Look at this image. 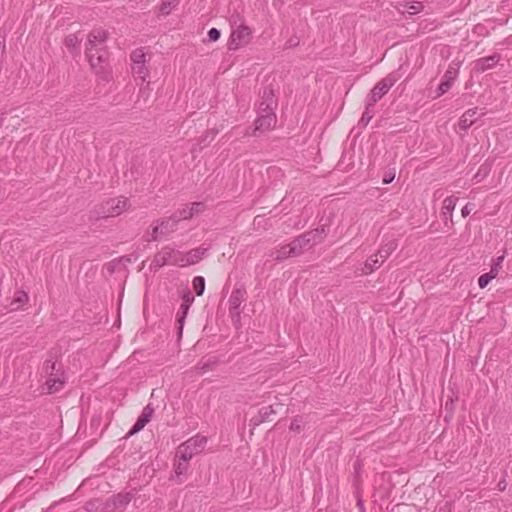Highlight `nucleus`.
I'll return each mask as SVG.
<instances>
[{
	"mask_svg": "<svg viewBox=\"0 0 512 512\" xmlns=\"http://www.w3.org/2000/svg\"><path fill=\"white\" fill-rule=\"evenodd\" d=\"M277 101L272 88L265 87L260 94V102L257 109V118L254 128H248L246 135L258 136L272 130L277 122L275 109Z\"/></svg>",
	"mask_w": 512,
	"mask_h": 512,
	"instance_id": "f257e3e1",
	"label": "nucleus"
},
{
	"mask_svg": "<svg viewBox=\"0 0 512 512\" xmlns=\"http://www.w3.org/2000/svg\"><path fill=\"white\" fill-rule=\"evenodd\" d=\"M326 235L324 226L317 228L295 238L290 244L293 256L301 255L305 250L310 249L313 245L320 243Z\"/></svg>",
	"mask_w": 512,
	"mask_h": 512,
	"instance_id": "f03ea898",
	"label": "nucleus"
},
{
	"mask_svg": "<svg viewBox=\"0 0 512 512\" xmlns=\"http://www.w3.org/2000/svg\"><path fill=\"white\" fill-rule=\"evenodd\" d=\"M152 265L158 268L165 265L183 267V251L171 246H165L155 254Z\"/></svg>",
	"mask_w": 512,
	"mask_h": 512,
	"instance_id": "7ed1b4c3",
	"label": "nucleus"
},
{
	"mask_svg": "<svg viewBox=\"0 0 512 512\" xmlns=\"http://www.w3.org/2000/svg\"><path fill=\"white\" fill-rule=\"evenodd\" d=\"M131 59V72L135 81L145 82L149 77L150 71L146 65V53L144 48H137L132 51L130 55Z\"/></svg>",
	"mask_w": 512,
	"mask_h": 512,
	"instance_id": "20e7f679",
	"label": "nucleus"
},
{
	"mask_svg": "<svg viewBox=\"0 0 512 512\" xmlns=\"http://www.w3.org/2000/svg\"><path fill=\"white\" fill-rule=\"evenodd\" d=\"M400 79V74L397 71L389 73L386 77L381 79L371 90L366 100L369 101L370 106L375 104L390 90L392 86Z\"/></svg>",
	"mask_w": 512,
	"mask_h": 512,
	"instance_id": "39448f33",
	"label": "nucleus"
},
{
	"mask_svg": "<svg viewBox=\"0 0 512 512\" xmlns=\"http://www.w3.org/2000/svg\"><path fill=\"white\" fill-rule=\"evenodd\" d=\"M129 201L125 197L111 198L101 204L96 212L98 218L115 217L129 208Z\"/></svg>",
	"mask_w": 512,
	"mask_h": 512,
	"instance_id": "423d86ee",
	"label": "nucleus"
},
{
	"mask_svg": "<svg viewBox=\"0 0 512 512\" xmlns=\"http://www.w3.org/2000/svg\"><path fill=\"white\" fill-rule=\"evenodd\" d=\"M207 443L205 436L196 435L180 444L176 450V456L191 460L194 455L201 453Z\"/></svg>",
	"mask_w": 512,
	"mask_h": 512,
	"instance_id": "0eeeda50",
	"label": "nucleus"
},
{
	"mask_svg": "<svg viewBox=\"0 0 512 512\" xmlns=\"http://www.w3.org/2000/svg\"><path fill=\"white\" fill-rule=\"evenodd\" d=\"M252 38V30L247 25L239 26L231 29V34L228 40V49L237 50L240 47L249 44Z\"/></svg>",
	"mask_w": 512,
	"mask_h": 512,
	"instance_id": "6e6552de",
	"label": "nucleus"
},
{
	"mask_svg": "<svg viewBox=\"0 0 512 512\" xmlns=\"http://www.w3.org/2000/svg\"><path fill=\"white\" fill-rule=\"evenodd\" d=\"M86 57L93 69L96 72H103L108 60L107 51L103 47L93 49V47H86Z\"/></svg>",
	"mask_w": 512,
	"mask_h": 512,
	"instance_id": "1a4fd4ad",
	"label": "nucleus"
},
{
	"mask_svg": "<svg viewBox=\"0 0 512 512\" xmlns=\"http://www.w3.org/2000/svg\"><path fill=\"white\" fill-rule=\"evenodd\" d=\"M177 224L178 223L175 221L173 216L162 219L161 221L157 222V224L153 227L151 239L156 241L160 236L168 235L174 232L177 228Z\"/></svg>",
	"mask_w": 512,
	"mask_h": 512,
	"instance_id": "9d476101",
	"label": "nucleus"
},
{
	"mask_svg": "<svg viewBox=\"0 0 512 512\" xmlns=\"http://www.w3.org/2000/svg\"><path fill=\"white\" fill-rule=\"evenodd\" d=\"M56 363L46 361L45 362V369L48 372L51 370L50 376L46 381L47 389L49 393H55L59 391L64 384V380L61 378L62 375L53 374L52 371L55 370Z\"/></svg>",
	"mask_w": 512,
	"mask_h": 512,
	"instance_id": "9b49d317",
	"label": "nucleus"
},
{
	"mask_svg": "<svg viewBox=\"0 0 512 512\" xmlns=\"http://www.w3.org/2000/svg\"><path fill=\"white\" fill-rule=\"evenodd\" d=\"M154 413V408L151 404L146 405L140 416L137 418L135 424L130 429L128 435H133L141 431L151 420Z\"/></svg>",
	"mask_w": 512,
	"mask_h": 512,
	"instance_id": "f8f14e48",
	"label": "nucleus"
},
{
	"mask_svg": "<svg viewBox=\"0 0 512 512\" xmlns=\"http://www.w3.org/2000/svg\"><path fill=\"white\" fill-rule=\"evenodd\" d=\"M245 290L243 289H235L232 291L229 297V312L232 317L239 316L240 311L239 308L242 302L245 300Z\"/></svg>",
	"mask_w": 512,
	"mask_h": 512,
	"instance_id": "ddd939ff",
	"label": "nucleus"
},
{
	"mask_svg": "<svg viewBox=\"0 0 512 512\" xmlns=\"http://www.w3.org/2000/svg\"><path fill=\"white\" fill-rule=\"evenodd\" d=\"M132 500L131 493H119L117 495L112 496L107 500L105 504V509L110 511L112 509L124 508L127 506Z\"/></svg>",
	"mask_w": 512,
	"mask_h": 512,
	"instance_id": "4468645a",
	"label": "nucleus"
},
{
	"mask_svg": "<svg viewBox=\"0 0 512 512\" xmlns=\"http://www.w3.org/2000/svg\"><path fill=\"white\" fill-rule=\"evenodd\" d=\"M501 60V55L494 53L490 56L483 57L475 61L474 70L478 73L485 72L493 68Z\"/></svg>",
	"mask_w": 512,
	"mask_h": 512,
	"instance_id": "2eb2a0df",
	"label": "nucleus"
},
{
	"mask_svg": "<svg viewBox=\"0 0 512 512\" xmlns=\"http://www.w3.org/2000/svg\"><path fill=\"white\" fill-rule=\"evenodd\" d=\"M207 248L198 247L188 252H183V267L200 262L207 252Z\"/></svg>",
	"mask_w": 512,
	"mask_h": 512,
	"instance_id": "dca6fc26",
	"label": "nucleus"
},
{
	"mask_svg": "<svg viewBox=\"0 0 512 512\" xmlns=\"http://www.w3.org/2000/svg\"><path fill=\"white\" fill-rule=\"evenodd\" d=\"M457 74H458V70L456 68H453L450 66L447 69V71L444 74V79L441 81L440 85L438 86V89H437L438 96L443 95L451 88L452 82L457 77Z\"/></svg>",
	"mask_w": 512,
	"mask_h": 512,
	"instance_id": "f3484780",
	"label": "nucleus"
},
{
	"mask_svg": "<svg viewBox=\"0 0 512 512\" xmlns=\"http://www.w3.org/2000/svg\"><path fill=\"white\" fill-rule=\"evenodd\" d=\"M107 31L103 29H93L88 35L87 47L98 48L99 45H103L107 39Z\"/></svg>",
	"mask_w": 512,
	"mask_h": 512,
	"instance_id": "a211bd4d",
	"label": "nucleus"
},
{
	"mask_svg": "<svg viewBox=\"0 0 512 512\" xmlns=\"http://www.w3.org/2000/svg\"><path fill=\"white\" fill-rule=\"evenodd\" d=\"M458 198L455 196L446 197L443 201V206L441 209V217L447 222L448 219H452V212L455 209Z\"/></svg>",
	"mask_w": 512,
	"mask_h": 512,
	"instance_id": "6ab92c4d",
	"label": "nucleus"
},
{
	"mask_svg": "<svg viewBox=\"0 0 512 512\" xmlns=\"http://www.w3.org/2000/svg\"><path fill=\"white\" fill-rule=\"evenodd\" d=\"M477 115V108L467 110L459 119V128L462 130H467L475 122Z\"/></svg>",
	"mask_w": 512,
	"mask_h": 512,
	"instance_id": "aec40b11",
	"label": "nucleus"
},
{
	"mask_svg": "<svg viewBox=\"0 0 512 512\" xmlns=\"http://www.w3.org/2000/svg\"><path fill=\"white\" fill-rule=\"evenodd\" d=\"M189 461H190L189 459L177 457L175 455L173 466H174L175 476H176V478L179 479V483L182 482L180 477L185 475L189 468Z\"/></svg>",
	"mask_w": 512,
	"mask_h": 512,
	"instance_id": "412c9836",
	"label": "nucleus"
},
{
	"mask_svg": "<svg viewBox=\"0 0 512 512\" xmlns=\"http://www.w3.org/2000/svg\"><path fill=\"white\" fill-rule=\"evenodd\" d=\"M269 256L276 261H282L288 257H294L292 255L291 244L283 245L270 252Z\"/></svg>",
	"mask_w": 512,
	"mask_h": 512,
	"instance_id": "4be33fe9",
	"label": "nucleus"
},
{
	"mask_svg": "<svg viewBox=\"0 0 512 512\" xmlns=\"http://www.w3.org/2000/svg\"><path fill=\"white\" fill-rule=\"evenodd\" d=\"M398 247L397 241L395 239H391L385 244H383L377 252V255L385 261Z\"/></svg>",
	"mask_w": 512,
	"mask_h": 512,
	"instance_id": "5701e85b",
	"label": "nucleus"
},
{
	"mask_svg": "<svg viewBox=\"0 0 512 512\" xmlns=\"http://www.w3.org/2000/svg\"><path fill=\"white\" fill-rule=\"evenodd\" d=\"M379 258L380 257L377 254L369 257L364 263L362 272L364 274H370L373 271H375L376 269H378L384 262V261H382V259L380 260Z\"/></svg>",
	"mask_w": 512,
	"mask_h": 512,
	"instance_id": "b1692460",
	"label": "nucleus"
},
{
	"mask_svg": "<svg viewBox=\"0 0 512 512\" xmlns=\"http://www.w3.org/2000/svg\"><path fill=\"white\" fill-rule=\"evenodd\" d=\"M188 311H189V307H187L186 305H180V308L177 312V315H176V320H177V324H178V335L179 337L182 335V331H183V327H184V323H185V319H186V316L188 314Z\"/></svg>",
	"mask_w": 512,
	"mask_h": 512,
	"instance_id": "393cba45",
	"label": "nucleus"
},
{
	"mask_svg": "<svg viewBox=\"0 0 512 512\" xmlns=\"http://www.w3.org/2000/svg\"><path fill=\"white\" fill-rule=\"evenodd\" d=\"M400 10L402 14L414 15L422 11L423 4L421 2L405 3Z\"/></svg>",
	"mask_w": 512,
	"mask_h": 512,
	"instance_id": "a878e982",
	"label": "nucleus"
},
{
	"mask_svg": "<svg viewBox=\"0 0 512 512\" xmlns=\"http://www.w3.org/2000/svg\"><path fill=\"white\" fill-rule=\"evenodd\" d=\"M28 301V295L25 291H18L14 300L11 302L12 310H17L26 304Z\"/></svg>",
	"mask_w": 512,
	"mask_h": 512,
	"instance_id": "bb28decb",
	"label": "nucleus"
},
{
	"mask_svg": "<svg viewBox=\"0 0 512 512\" xmlns=\"http://www.w3.org/2000/svg\"><path fill=\"white\" fill-rule=\"evenodd\" d=\"M173 218L178 223L181 220H188L192 218L189 205H185L184 207L178 209L173 213Z\"/></svg>",
	"mask_w": 512,
	"mask_h": 512,
	"instance_id": "cd10ccee",
	"label": "nucleus"
},
{
	"mask_svg": "<svg viewBox=\"0 0 512 512\" xmlns=\"http://www.w3.org/2000/svg\"><path fill=\"white\" fill-rule=\"evenodd\" d=\"M374 116V106L369 105V101L366 100L365 111L362 114V117L359 121V124L362 126H367L370 120Z\"/></svg>",
	"mask_w": 512,
	"mask_h": 512,
	"instance_id": "c85d7f7f",
	"label": "nucleus"
},
{
	"mask_svg": "<svg viewBox=\"0 0 512 512\" xmlns=\"http://www.w3.org/2000/svg\"><path fill=\"white\" fill-rule=\"evenodd\" d=\"M193 288L198 296H201L205 290V279L202 276H196L193 279Z\"/></svg>",
	"mask_w": 512,
	"mask_h": 512,
	"instance_id": "c756f323",
	"label": "nucleus"
},
{
	"mask_svg": "<svg viewBox=\"0 0 512 512\" xmlns=\"http://www.w3.org/2000/svg\"><path fill=\"white\" fill-rule=\"evenodd\" d=\"M231 29L245 25L244 19L239 12H233L229 17Z\"/></svg>",
	"mask_w": 512,
	"mask_h": 512,
	"instance_id": "7c9ffc66",
	"label": "nucleus"
},
{
	"mask_svg": "<svg viewBox=\"0 0 512 512\" xmlns=\"http://www.w3.org/2000/svg\"><path fill=\"white\" fill-rule=\"evenodd\" d=\"M177 3V0H162L160 11L162 14H169Z\"/></svg>",
	"mask_w": 512,
	"mask_h": 512,
	"instance_id": "2f4dec72",
	"label": "nucleus"
},
{
	"mask_svg": "<svg viewBox=\"0 0 512 512\" xmlns=\"http://www.w3.org/2000/svg\"><path fill=\"white\" fill-rule=\"evenodd\" d=\"M64 43L69 49H74L79 45L80 40L76 35L70 34L65 38Z\"/></svg>",
	"mask_w": 512,
	"mask_h": 512,
	"instance_id": "473e14b6",
	"label": "nucleus"
},
{
	"mask_svg": "<svg viewBox=\"0 0 512 512\" xmlns=\"http://www.w3.org/2000/svg\"><path fill=\"white\" fill-rule=\"evenodd\" d=\"M192 217L202 213L205 210V204L203 202H194L189 205Z\"/></svg>",
	"mask_w": 512,
	"mask_h": 512,
	"instance_id": "72a5a7b5",
	"label": "nucleus"
},
{
	"mask_svg": "<svg viewBox=\"0 0 512 512\" xmlns=\"http://www.w3.org/2000/svg\"><path fill=\"white\" fill-rule=\"evenodd\" d=\"M503 260H504V256H498L492 266H491V269H490V273L493 274L495 277L498 275V272L499 270L501 269L502 267V263H503Z\"/></svg>",
	"mask_w": 512,
	"mask_h": 512,
	"instance_id": "f704fd0d",
	"label": "nucleus"
},
{
	"mask_svg": "<svg viewBox=\"0 0 512 512\" xmlns=\"http://www.w3.org/2000/svg\"><path fill=\"white\" fill-rule=\"evenodd\" d=\"M495 276L493 274H491L490 272L488 273H485L483 275H481L479 278H478V285L480 288H485L488 283L494 279Z\"/></svg>",
	"mask_w": 512,
	"mask_h": 512,
	"instance_id": "c9c22d12",
	"label": "nucleus"
},
{
	"mask_svg": "<svg viewBox=\"0 0 512 512\" xmlns=\"http://www.w3.org/2000/svg\"><path fill=\"white\" fill-rule=\"evenodd\" d=\"M303 421L301 417H295L289 426V429L294 432H299L302 428Z\"/></svg>",
	"mask_w": 512,
	"mask_h": 512,
	"instance_id": "e433bc0d",
	"label": "nucleus"
},
{
	"mask_svg": "<svg viewBox=\"0 0 512 512\" xmlns=\"http://www.w3.org/2000/svg\"><path fill=\"white\" fill-rule=\"evenodd\" d=\"M194 299L195 298L190 291H185L182 295V303L181 304L186 305L187 307L190 308V306L194 302Z\"/></svg>",
	"mask_w": 512,
	"mask_h": 512,
	"instance_id": "4c0bfd02",
	"label": "nucleus"
},
{
	"mask_svg": "<svg viewBox=\"0 0 512 512\" xmlns=\"http://www.w3.org/2000/svg\"><path fill=\"white\" fill-rule=\"evenodd\" d=\"M221 36V32L219 29L217 28H211L209 31H208V38L210 41L212 42H215L217 41Z\"/></svg>",
	"mask_w": 512,
	"mask_h": 512,
	"instance_id": "58836bf2",
	"label": "nucleus"
},
{
	"mask_svg": "<svg viewBox=\"0 0 512 512\" xmlns=\"http://www.w3.org/2000/svg\"><path fill=\"white\" fill-rule=\"evenodd\" d=\"M210 365H211L210 361L199 362L195 366V369L197 370L198 374H203L205 371H207L209 369Z\"/></svg>",
	"mask_w": 512,
	"mask_h": 512,
	"instance_id": "ea45409f",
	"label": "nucleus"
},
{
	"mask_svg": "<svg viewBox=\"0 0 512 512\" xmlns=\"http://www.w3.org/2000/svg\"><path fill=\"white\" fill-rule=\"evenodd\" d=\"M473 206H474V205H473V204H470V203L466 204V205L462 208V210H461V214H462V216H463V217H467V216L471 213V211H472V209H473Z\"/></svg>",
	"mask_w": 512,
	"mask_h": 512,
	"instance_id": "a19ab883",
	"label": "nucleus"
},
{
	"mask_svg": "<svg viewBox=\"0 0 512 512\" xmlns=\"http://www.w3.org/2000/svg\"><path fill=\"white\" fill-rule=\"evenodd\" d=\"M139 97H143L145 100L149 97V88L148 85L145 87H141L139 90Z\"/></svg>",
	"mask_w": 512,
	"mask_h": 512,
	"instance_id": "79ce46f5",
	"label": "nucleus"
},
{
	"mask_svg": "<svg viewBox=\"0 0 512 512\" xmlns=\"http://www.w3.org/2000/svg\"><path fill=\"white\" fill-rule=\"evenodd\" d=\"M395 177V174L394 173H386L384 178H383V183L384 184H389L393 181Z\"/></svg>",
	"mask_w": 512,
	"mask_h": 512,
	"instance_id": "37998d69",
	"label": "nucleus"
},
{
	"mask_svg": "<svg viewBox=\"0 0 512 512\" xmlns=\"http://www.w3.org/2000/svg\"><path fill=\"white\" fill-rule=\"evenodd\" d=\"M497 487H498L499 491H504L507 487V483H506L505 479L500 480L497 484Z\"/></svg>",
	"mask_w": 512,
	"mask_h": 512,
	"instance_id": "c03bdc74",
	"label": "nucleus"
},
{
	"mask_svg": "<svg viewBox=\"0 0 512 512\" xmlns=\"http://www.w3.org/2000/svg\"><path fill=\"white\" fill-rule=\"evenodd\" d=\"M0 48H2L3 51L5 49V45H4V40L3 39H0Z\"/></svg>",
	"mask_w": 512,
	"mask_h": 512,
	"instance_id": "a18cd8bd",
	"label": "nucleus"
},
{
	"mask_svg": "<svg viewBox=\"0 0 512 512\" xmlns=\"http://www.w3.org/2000/svg\"><path fill=\"white\" fill-rule=\"evenodd\" d=\"M357 466L360 467V464L358 462H355V468L357 469Z\"/></svg>",
	"mask_w": 512,
	"mask_h": 512,
	"instance_id": "49530a36",
	"label": "nucleus"
},
{
	"mask_svg": "<svg viewBox=\"0 0 512 512\" xmlns=\"http://www.w3.org/2000/svg\"><path fill=\"white\" fill-rule=\"evenodd\" d=\"M3 124V119L0 118V126Z\"/></svg>",
	"mask_w": 512,
	"mask_h": 512,
	"instance_id": "de8ad7c7",
	"label": "nucleus"
}]
</instances>
